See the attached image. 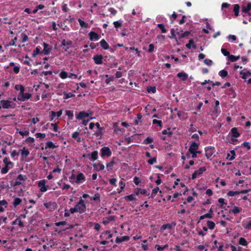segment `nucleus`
I'll return each mask as SVG.
<instances>
[{
  "label": "nucleus",
  "mask_w": 251,
  "mask_h": 251,
  "mask_svg": "<svg viewBox=\"0 0 251 251\" xmlns=\"http://www.w3.org/2000/svg\"><path fill=\"white\" fill-rule=\"evenodd\" d=\"M15 89L16 90H20V93L17 96V100L20 101H25L29 99L32 95L29 93H24L25 88L24 87L20 84H17L15 86Z\"/></svg>",
  "instance_id": "f257e3e1"
},
{
  "label": "nucleus",
  "mask_w": 251,
  "mask_h": 251,
  "mask_svg": "<svg viewBox=\"0 0 251 251\" xmlns=\"http://www.w3.org/2000/svg\"><path fill=\"white\" fill-rule=\"evenodd\" d=\"M86 207L84 201L81 199L74 207L70 208V212L72 214H74L75 212L83 213L86 211Z\"/></svg>",
  "instance_id": "f03ea898"
},
{
  "label": "nucleus",
  "mask_w": 251,
  "mask_h": 251,
  "mask_svg": "<svg viewBox=\"0 0 251 251\" xmlns=\"http://www.w3.org/2000/svg\"><path fill=\"white\" fill-rule=\"evenodd\" d=\"M93 115V112L90 110H88L87 112L82 111L79 112L78 114L76 116V118L77 120H83L84 118Z\"/></svg>",
  "instance_id": "7ed1b4c3"
},
{
  "label": "nucleus",
  "mask_w": 251,
  "mask_h": 251,
  "mask_svg": "<svg viewBox=\"0 0 251 251\" xmlns=\"http://www.w3.org/2000/svg\"><path fill=\"white\" fill-rule=\"evenodd\" d=\"M14 106L12 105V102L8 100H1L0 102V108L4 109L12 108Z\"/></svg>",
  "instance_id": "20e7f679"
},
{
  "label": "nucleus",
  "mask_w": 251,
  "mask_h": 251,
  "mask_svg": "<svg viewBox=\"0 0 251 251\" xmlns=\"http://www.w3.org/2000/svg\"><path fill=\"white\" fill-rule=\"evenodd\" d=\"M101 157H109L112 154V152L110 148L108 147H103L100 149Z\"/></svg>",
  "instance_id": "39448f33"
},
{
  "label": "nucleus",
  "mask_w": 251,
  "mask_h": 251,
  "mask_svg": "<svg viewBox=\"0 0 251 251\" xmlns=\"http://www.w3.org/2000/svg\"><path fill=\"white\" fill-rule=\"evenodd\" d=\"M206 171V168L205 167H201L198 170H196L192 174V179H195L197 177L200 176L202 174L203 172Z\"/></svg>",
  "instance_id": "423d86ee"
},
{
  "label": "nucleus",
  "mask_w": 251,
  "mask_h": 251,
  "mask_svg": "<svg viewBox=\"0 0 251 251\" xmlns=\"http://www.w3.org/2000/svg\"><path fill=\"white\" fill-rule=\"evenodd\" d=\"M93 59L96 64L101 65L103 63V56L101 54H96L94 55Z\"/></svg>",
  "instance_id": "0eeeda50"
},
{
  "label": "nucleus",
  "mask_w": 251,
  "mask_h": 251,
  "mask_svg": "<svg viewBox=\"0 0 251 251\" xmlns=\"http://www.w3.org/2000/svg\"><path fill=\"white\" fill-rule=\"evenodd\" d=\"M215 150L214 147H206L205 148V152L206 157H211L213 153L215 152Z\"/></svg>",
  "instance_id": "6e6552de"
},
{
  "label": "nucleus",
  "mask_w": 251,
  "mask_h": 251,
  "mask_svg": "<svg viewBox=\"0 0 251 251\" xmlns=\"http://www.w3.org/2000/svg\"><path fill=\"white\" fill-rule=\"evenodd\" d=\"M25 180V176H23L21 174L19 175L17 177V180L15 181H14L15 183L14 184V186H17L22 184V183L24 182Z\"/></svg>",
  "instance_id": "1a4fd4ad"
},
{
  "label": "nucleus",
  "mask_w": 251,
  "mask_h": 251,
  "mask_svg": "<svg viewBox=\"0 0 251 251\" xmlns=\"http://www.w3.org/2000/svg\"><path fill=\"white\" fill-rule=\"evenodd\" d=\"M199 148V144L195 142H193L191 144L189 148L190 152H201L200 151H197Z\"/></svg>",
  "instance_id": "9d476101"
},
{
  "label": "nucleus",
  "mask_w": 251,
  "mask_h": 251,
  "mask_svg": "<svg viewBox=\"0 0 251 251\" xmlns=\"http://www.w3.org/2000/svg\"><path fill=\"white\" fill-rule=\"evenodd\" d=\"M89 39L91 41H97L100 38V36L95 31H90L89 33Z\"/></svg>",
  "instance_id": "9b49d317"
},
{
  "label": "nucleus",
  "mask_w": 251,
  "mask_h": 251,
  "mask_svg": "<svg viewBox=\"0 0 251 251\" xmlns=\"http://www.w3.org/2000/svg\"><path fill=\"white\" fill-rule=\"evenodd\" d=\"M43 46L44 47V49L43 50V53L45 55L49 54L52 50V47H50L49 45L46 43H43Z\"/></svg>",
  "instance_id": "f8f14e48"
},
{
  "label": "nucleus",
  "mask_w": 251,
  "mask_h": 251,
  "mask_svg": "<svg viewBox=\"0 0 251 251\" xmlns=\"http://www.w3.org/2000/svg\"><path fill=\"white\" fill-rule=\"evenodd\" d=\"M176 226V223L175 222H173L172 224H164L161 227V230H165L166 229H172L173 227Z\"/></svg>",
  "instance_id": "ddd939ff"
},
{
  "label": "nucleus",
  "mask_w": 251,
  "mask_h": 251,
  "mask_svg": "<svg viewBox=\"0 0 251 251\" xmlns=\"http://www.w3.org/2000/svg\"><path fill=\"white\" fill-rule=\"evenodd\" d=\"M72 44L73 42L71 40L66 41L65 39H63L61 42V46L67 47L66 49H65V51H66L70 47L72 46Z\"/></svg>",
  "instance_id": "4468645a"
},
{
  "label": "nucleus",
  "mask_w": 251,
  "mask_h": 251,
  "mask_svg": "<svg viewBox=\"0 0 251 251\" xmlns=\"http://www.w3.org/2000/svg\"><path fill=\"white\" fill-rule=\"evenodd\" d=\"M177 76L182 81H184L186 80L188 77L187 74L184 72H179L177 74Z\"/></svg>",
  "instance_id": "2eb2a0df"
},
{
  "label": "nucleus",
  "mask_w": 251,
  "mask_h": 251,
  "mask_svg": "<svg viewBox=\"0 0 251 251\" xmlns=\"http://www.w3.org/2000/svg\"><path fill=\"white\" fill-rule=\"evenodd\" d=\"M129 237L128 236H124L122 237H117L115 240V242L117 244L122 243V242L128 241Z\"/></svg>",
  "instance_id": "dca6fc26"
},
{
  "label": "nucleus",
  "mask_w": 251,
  "mask_h": 251,
  "mask_svg": "<svg viewBox=\"0 0 251 251\" xmlns=\"http://www.w3.org/2000/svg\"><path fill=\"white\" fill-rule=\"evenodd\" d=\"M230 133L232 137L237 138L240 136V133L238 131L237 127H233L230 130Z\"/></svg>",
  "instance_id": "f3484780"
},
{
  "label": "nucleus",
  "mask_w": 251,
  "mask_h": 251,
  "mask_svg": "<svg viewBox=\"0 0 251 251\" xmlns=\"http://www.w3.org/2000/svg\"><path fill=\"white\" fill-rule=\"evenodd\" d=\"M251 10V2H248L247 5H243L241 7V11L243 13H247Z\"/></svg>",
  "instance_id": "a211bd4d"
},
{
  "label": "nucleus",
  "mask_w": 251,
  "mask_h": 251,
  "mask_svg": "<svg viewBox=\"0 0 251 251\" xmlns=\"http://www.w3.org/2000/svg\"><path fill=\"white\" fill-rule=\"evenodd\" d=\"M213 211L212 208H210L208 213L201 216L200 220H203L204 218H212Z\"/></svg>",
  "instance_id": "6ab92c4d"
},
{
  "label": "nucleus",
  "mask_w": 251,
  "mask_h": 251,
  "mask_svg": "<svg viewBox=\"0 0 251 251\" xmlns=\"http://www.w3.org/2000/svg\"><path fill=\"white\" fill-rule=\"evenodd\" d=\"M19 152L22 157H26L29 153L28 149L24 147L22 149L19 150Z\"/></svg>",
  "instance_id": "aec40b11"
},
{
  "label": "nucleus",
  "mask_w": 251,
  "mask_h": 251,
  "mask_svg": "<svg viewBox=\"0 0 251 251\" xmlns=\"http://www.w3.org/2000/svg\"><path fill=\"white\" fill-rule=\"evenodd\" d=\"M99 43L102 49L105 50H108L109 48L108 44L104 39H102Z\"/></svg>",
  "instance_id": "412c9836"
},
{
  "label": "nucleus",
  "mask_w": 251,
  "mask_h": 251,
  "mask_svg": "<svg viewBox=\"0 0 251 251\" xmlns=\"http://www.w3.org/2000/svg\"><path fill=\"white\" fill-rule=\"evenodd\" d=\"M94 168L97 171H100L104 169V166L100 163H95L93 165Z\"/></svg>",
  "instance_id": "4be33fe9"
},
{
  "label": "nucleus",
  "mask_w": 251,
  "mask_h": 251,
  "mask_svg": "<svg viewBox=\"0 0 251 251\" xmlns=\"http://www.w3.org/2000/svg\"><path fill=\"white\" fill-rule=\"evenodd\" d=\"M16 224H18V226L21 227H23L24 226V223H23V222H22L21 220H20L19 218H18V217H17L15 221H13L11 223L12 225H14Z\"/></svg>",
  "instance_id": "5701e85b"
},
{
  "label": "nucleus",
  "mask_w": 251,
  "mask_h": 251,
  "mask_svg": "<svg viewBox=\"0 0 251 251\" xmlns=\"http://www.w3.org/2000/svg\"><path fill=\"white\" fill-rule=\"evenodd\" d=\"M142 115L141 113H139L137 114V117L135 119L134 121V124L135 125H138L139 123L142 122L141 119L142 118Z\"/></svg>",
  "instance_id": "b1692460"
},
{
  "label": "nucleus",
  "mask_w": 251,
  "mask_h": 251,
  "mask_svg": "<svg viewBox=\"0 0 251 251\" xmlns=\"http://www.w3.org/2000/svg\"><path fill=\"white\" fill-rule=\"evenodd\" d=\"M82 180H85V177L82 173H78L76 176V182H80Z\"/></svg>",
  "instance_id": "393cba45"
},
{
  "label": "nucleus",
  "mask_w": 251,
  "mask_h": 251,
  "mask_svg": "<svg viewBox=\"0 0 251 251\" xmlns=\"http://www.w3.org/2000/svg\"><path fill=\"white\" fill-rule=\"evenodd\" d=\"M240 10V6L238 4H235L233 5V11L234 12V15L236 17L239 16V12Z\"/></svg>",
  "instance_id": "a878e982"
},
{
  "label": "nucleus",
  "mask_w": 251,
  "mask_h": 251,
  "mask_svg": "<svg viewBox=\"0 0 251 251\" xmlns=\"http://www.w3.org/2000/svg\"><path fill=\"white\" fill-rule=\"evenodd\" d=\"M3 162L5 163V165L9 169H11L13 166V164L12 162L10 161H8L7 158H4L3 159Z\"/></svg>",
  "instance_id": "bb28decb"
},
{
  "label": "nucleus",
  "mask_w": 251,
  "mask_h": 251,
  "mask_svg": "<svg viewBox=\"0 0 251 251\" xmlns=\"http://www.w3.org/2000/svg\"><path fill=\"white\" fill-rule=\"evenodd\" d=\"M228 58L229 60H230L232 62H234L236 61L240 58V56H235L232 54H230Z\"/></svg>",
  "instance_id": "cd10ccee"
},
{
  "label": "nucleus",
  "mask_w": 251,
  "mask_h": 251,
  "mask_svg": "<svg viewBox=\"0 0 251 251\" xmlns=\"http://www.w3.org/2000/svg\"><path fill=\"white\" fill-rule=\"evenodd\" d=\"M78 22H79V24L81 27L87 28L88 27V24L81 19H79L78 20Z\"/></svg>",
  "instance_id": "c85d7f7f"
},
{
  "label": "nucleus",
  "mask_w": 251,
  "mask_h": 251,
  "mask_svg": "<svg viewBox=\"0 0 251 251\" xmlns=\"http://www.w3.org/2000/svg\"><path fill=\"white\" fill-rule=\"evenodd\" d=\"M219 75L222 78H225L228 75V72L226 70H222L220 71Z\"/></svg>",
  "instance_id": "c756f323"
},
{
  "label": "nucleus",
  "mask_w": 251,
  "mask_h": 251,
  "mask_svg": "<svg viewBox=\"0 0 251 251\" xmlns=\"http://www.w3.org/2000/svg\"><path fill=\"white\" fill-rule=\"evenodd\" d=\"M41 48L39 46L37 47L35 50H33L32 56L35 57L36 55L40 52Z\"/></svg>",
  "instance_id": "7c9ffc66"
},
{
  "label": "nucleus",
  "mask_w": 251,
  "mask_h": 251,
  "mask_svg": "<svg viewBox=\"0 0 251 251\" xmlns=\"http://www.w3.org/2000/svg\"><path fill=\"white\" fill-rule=\"evenodd\" d=\"M105 76L107 78L105 81L107 84H108L111 81H113L114 80V77L113 75L109 77L108 75H105Z\"/></svg>",
  "instance_id": "2f4dec72"
},
{
  "label": "nucleus",
  "mask_w": 251,
  "mask_h": 251,
  "mask_svg": "<svg viewBox=\"0 0 251 251\" xmlns=\"http://www.w3.org/2000/svg\"><path fill=\"white\" fill-rule=\"evenodd\" d=\"M239 244L241 245L246 246L248 245V242L244 238L241 237L239 240Z\"/></svg>",
  "instance_id": "473e14b6"
},
{
  "label": "nucleus",
  "mask_w": 251,
  "mask_h": 251,
  "mask_svg": "<svg viewBox=\"0 0 251 251\" xmlns=\"http://www.w3.org/2000/svg\"><path fill=\"white\" fill-rule=\"evenodd\" d=\"M168 247V244H166L165 245L163 246H160L158 245H156L155 246V248L157 249L158 251H162L164 250L165 249H167Z\"/></svg>",
  "instance_id": "72a5a7b5"
},
{
  "label": "nucleus",
  "mask_w": 251,
  "mask_h": 251,
  "mask_svg": "<svg viewBox=\"0 0 251 251\" xmlns=\"http://www.w3.org/2000/svg\"><path fill=\"white\" fill-rule=\"evenodd\" d=\"M207 225L210 229H213L215 226V223L211 221H207Z\"/></svg>",
  "instance_id": "f704fd0d"
},
{
  "label": "nucleus",
  "mask_w": 251,
  "mask_h": 251,
  "mask_svg": "<svg viewBox=\"0 0 251 251\" xmlns=\"http://www.w3.org/2000/svg\"><path fill=\"white\" fill-rule=\"evenodd\" d=\"M42 99H45L46 98H50V99L51 97V95L50 93H46L45 91L43 92L41 96Z\"/></svg>",
  "instance_id": "c9c22d12"
},
{
  "label": "nucleus",
  "mask_w": 251,
  "mask_h": 251,
  "mask_svg": "<svg viewBox=\"0 0 251 251\" xmlns=\"http://www.w3.org/2000/svg\"><path fill=\"white\" fill-rule=\"evenodd\" d=\"M21 201H22L20 198H16L14 200V201L13 202V205L15 207H16L17 205L20 204Z\"/></svg>",
  "instance_id": "e433bc0d"
},
{
  "label": "nucleus",
  "mask_w": 251,
  "mask_h": 251,
  "mask_svg": "<svg viewBox=\"0 0 251 251\" xmlns=\"http://www.w3.org/2000/svg\"><path fill=\"white\" fill-rule=\"evenodd\" d=\"M157 27L161 30L162 33H166L167 30L165 29V26L163 24H157Z\"/></svg>",
  "instance_id": "4c0bfd02"
},
{
  "label": "nucleus",
  "mask_w": 251,
  "mask_h": 251,
  "mask_svg": "<svg viewBox=\"0 0 251 251\" xmlns=\"http://www.w3.org/2000/svg\"><path fill=\"white\" fill-rule=\"evenodd\" d=\"M66 115L69 117V119L72 120L74 117V113L73 111L67 110L66 111Z\"/></svg>",
  "instance_id": "58836bf2"
},
{
  "label": "nucleus",
  "mask_w": 251,
  "mask_h": 251,
  "mask_svg": "<svg viewBox=\"0 0 251 251\" xmlns=\"http://www.w3.org/2000/svg\"><path fill=\"white\" fill-rule=\"evenodd\" d=\"M240 74L243 75L242 78L245 80L246 79V77L247 76H251V72L250 71H248L245 73L241 72Z\"/></svg>",
  "instance_id": "ea45409f"
},
{
  "label": "nucleus",
  "mask_w": 251,
  "mask_h": 251,
  "mask_svg": "<svg viewBox=\"0 0 251 251\" xmlns=\"http://www.w3.org/2000/svg\"><path fill=\"white\" fill-rule=\"evenodd\" d=\"M250 220L248 223L246 224H243V227L248 229H251V217L249 218Z\"/></svg>",
  "instance_id": "a19ab883"
},
{
  "label": "nucleus",
  "mask_w": 251,
  "mask_h": 251,
  "mask_svg": "<svg viewBox=\"0 0 251 251\" xmlns=\"http://www.w3.org/2000/svg\"><path fill=\"white\" fill-rule=\"evenodd\" d=\"M95 126H97V128L99 129V131L96 132L97 135L100 134L101 131L103 129V127L100 126V124L99 123H96L95 124Z\"/></svg>",
  "instance_id": "79ce46f5"
},
{
  "label": "nucleus",
  "mask_w": 251,
  "mask_h": 251,
  "mask_svg": "<svg viewBox=\"0 0 251 251\" xmlns=\"http://www.w3.org/2000/svg\"><path fill=\"white\" fill-rule=\"evenodd\" d=\"M153 141V139L151 137H148L146 139L144 140L143 143L147 145L152 143Z\"/></svg>",
  "instance_id": "37998d69"
},
{
  "label": "nucleus",
  "mask_w": 251,
  "mask_h": 251,
  "mask_svg": "<svg viewBox=\"0 0 251 251\" xmlns=\"http://www.w3.org/2000/svg\"><path fill=\"white\" fill-rule=\"evenodd\" d=\"M74 96V95H73L71 93H67L65 92L63 93V98L65 100L72 98Z\"/></svg>",
  "instance_id": "c03bdc74"
},
{
  "label": "nucleus",
  "mask_w": 251,
  "mask_h": 251,
  "mask_svg": "<svg viewBox=\"0 0 251 251\" xmlns=\"http://www.w3.org/2000/svg\"><path fill=\"white\" fill-rule=\"evenodd\" d=\"M59 76L62 79H65L68 77V74L65 71H62L60 74Z\"/></svg>",
  "instance_id": "a18cd8bd"
},
{
  "label": "nucleus",
  "mask_w": 251,
  "mask_h": 251,
  "mask_svg": "<svg viewBox=\"0 0 251 251\" xmlns=\"http://www.w3.org/2000/svg\"><path fill=\"white\" fill-rule=\"evenodd\" d=\"M46 147L50 149H54L55 147V146L52 142L48 141L46 143Z\"/></svg>",
  "instance_id": "49530a36"
},
{
  "label": "nucleus",
  "mask_w": 251,
  "mask_h": 251,
  "mask_svg": "<svg viewBox=\"0 0 251 251\" xmlns=\"http://www.w3.org/2000/svg\"><path fill=\"white\" fill-rule=\"evenodd\" d=\"M239 194V191H230L228 192L227 195L229 196L233 197L236 195Z\"/></svg>",
  "instance_id": "de8ad7c7"
},
{
  "label": "nucleus",
  "mask_w": 251,
  "mask_h": 251,
  "mask_svg": "<svg viewBox=\"0 0 251 251\" xmlns=\"http://www.w3.org/2000/svg\"><path fill=\"white\" fill-rule=\"evenodd\" d=\"M221 52L223 53V54L225 56H228V57L230 55L229 52L227 51V50L226 49L222 48Z\"/></svg>",
  "instance_id": "09e8293b"
},
{
  "label": "nucleus",
  "mask_w": 251,
  "mask_h": 251,
  "mask_svg": "<svg viewBox=\"0 0 251 251\" xmlns=\"http://www.w3.org/2000/svg\"><path fill=\"white\" fill-rule=\"evenodd\" d=\"M152 123L153 124H157V125L159 127H162L163 126L162 121L156 119L153 120Z\"/></svg>",
  "instance_id": "8fccbe9b"
},
{
  "label": "nucleus",
  "mask_w": 251,
  "mask_h": 251,
  "mask_svg": "<svg viewBox=\"0 0 251 251\" xmlns=\"http://www.w3.org/2000/svg\"><path fill=\"white\" fill-rule=\"evenodd\" d=\"M114 217L112 216H110L107 218V220L103 221V223L104 225H106L108 223H109L110 221H114Z\"/></svg>",
  "instance_id": "3c124183"
},
{
  "label": "nucleus",
  "mask_w": 251,
  "mask_h": 251,
  "mask_svg": "<svg viewBox=\"0 0 251 251\" xmlns=\"http://www.w3.org/2000/svg\"><path fill=\"white\" fill-rule=\"evenodd\" d=\"M159 191V188L158 187H155L152 190L151 193V197L153 198L155 197V195L157 193V192Z\"/></svg>",
  "instance_id": "603ef678"
},
{
  "label": "nucleus",
  "mask_w": 251,
  "mask_h": 251,
  "mask_svg": "<svg viewBox=\"0 0 251 251\" xmlns=\"http://www.w3.org/2000/svg\"><path fill=\"white\" fill-rule=\"evenodd\" d=\"M91 200L95 201H100V195L99 193H96L95 194L94 196L91 198Z\"/></svg>",
  "instance_id": "864d4df0"
},
{
  "label": "nucleus",
  "mask_w": 251,
  "mask_h": 251,
  "mask_svg": "<svg viewBox=\"0 0 251 251\" xmlns=\"http://www.w3.org/2000/svg\"><path fill=\"white\" fill-rule=\"evenodd\" d=\"M190 32L189 31H185L184 32H182V33H181V35H180V36H179V39L182 38H184V37H185L188 36L190 34Z\"/></svg>",
  "instance_id": "5fc2aeb1"
},
{
  "label": "nucleus",
  "mask_w": 251,
  "mask_h": 251,
  "mask_svg": "<svg viewBox=\"0 0 251 251\" xmlns=\"http://www.w3.org/2000/svg\"><path fill=\"white\" fill-rule=\"evenodd\" d=\"M113 25H114V27L117 29L120 27L122 26V23L119 21H115L113 22Z\"/></svg>",
  "instance_id": "6e6d98bb"
},
{
  "label": "nucleus",
  "mask_w": 251,
  "mask_h": 251,
  "mask_svg": "<svg viewBox=\"0 0 251 251\" xmlns=\"http://www.w3.org/2000/svg\"><path fill=\"white\" fill-rule=\"evenodd\" d=\"M240 212V209L238 206H235L232 210V212L234 214H237Z\"/></svg>",
  "instance_id": "4d7b16f0"
},
{
  "label": "nucleus",
  "mask_w": 251,
  "mask_h": 251,
  "mask_svg": "<svg viewBox=\"0 0 251 251\" xmlns=\"http://www.w3.org/2000/svg\"><path fill=\"white\" fill-rule=\"evenodd\" d=\"M147 91L148 92H151L153 93H155L156 91V89L155 86H153V87L150 86L148 88Z\"/></svg>",
  "instance_id": "13d9d810"
},
{
  "label": "nucleus",
  "mask_w": 251,
  "mask_h": 251,
  "mask_svg": "<svg viewBox=\"0 0 251 251\" xmlns=\"http://www.w3.org/2000/svg\"><path fill=\"white\" fill-rule=\"evenodd\" d=\"M194 43V40L193 39H190L188 43L186 45V47L189 49H190L191 48L192 45H193Z\"/></svg>",
  "instance_id": "bf43d9fd"
},
{
  "label": "nucleus",
  "mask_w": 251,
  "mask_h": 251,
  "mask_svg": "<svg viewBox=\"0 0 251 251\" xmlns=\"http://www.w3.org/2000/svg\"><path fill=\"white\" fill-rule=\"evenodd\" d=\"M162 133L163 135H168L169 137H171L173 134L172 131H168L167 130L164 129L162 131Z\"/></svg>",
  "instance_id": "052dcab7"
},
{
  "label": "nucleus",
  "mask_w": 251,
  "mask_h": 251,
  "mask_svg": "<svg viewBox=\"0 0 251 251\" xmlns=\"http://www.w3.org/2000/svg\"><path fill=\"white\" fill-rule=\"evenodd\" d=\"M17 40V38L16 37L13 39H12L9 44L8 45L10 46H16L15 44V42Z\"/></svg>",
  "instance_id": "680f3d73"
},
{
  "label": "nucleus",
  "mask_w": 251,
  "mask_h": 251,
  "mask_svg": "<svg viewBox=\"0 0 251 251\" xmlns=\"http://www.w3.org/2000/svg\"><path fill=\"white\" fill-rule=\"evenodd\" d=\"M154 49V46L152 44H151L149 46V49L148 51L150 53H151L153 51Z\"/></svg>",
  "instance_id": "e2e57ef3"
},
{
  "label": "nucleus",
  "mask_w": 251,
  "mask_h": 251,
  "mask_svg": "<svg viewBox=\"0 0 251 251\" xmlns=\"http://www.w3.org/2000/svg\"><path fill=\"white\" fill-rule=\"evenodd\" d=\"M35 136L36 138H44L46 137V134L45 133H37L35 134Z\"/></svg>",
  "instance_id": "0e129e2a"
},
{
  "label": "nucleus",
  "mask_w": 251,
  "mask_h": 251,
  "mask_svg": "<svg viewBox=\"0 0 251 251\" xmlns=\"http://www.w3.org/2000/svg\"><path fill=\"white\" fill-rule=\"evenodd\" d=\"M171 36H169L170 38H175L176 39V31L174 28L171 30Z\"/></svg>",
  "instance_id": "69168bd1"
},
{
  "label": "nucleus",
  "mask_w": 251,
  "mask_h": 251,
  "mask_svg": "<svg viewBox=\"0 0 251 251\" xmlns=\"http://www.w3.org/2000/svg\"><path fill=\"white\" fill-rule=\"evenodd\" d=\"M22 43H25L27 41L28 36L27 35L23 33L22 34Z\"/></svg>",
  "instance_id": "338daca9"
},
{
  "label": "nucleus",
  "mask_w": 251,
  "mask_h": 251,
  "mask_svg": "<svg viewBox=\"0 0 251 251\" xmlns=\"http://www.w3.org/2000/svg\"><path fill=\"white\" fill-rule=\"evenodd\" d=\"M204 62L206 65L208 66H211L213 63L212 61L209 59H205L204 60Z\"/></svg>",
  "instance_id": "774afa93"
}]
</instances>
